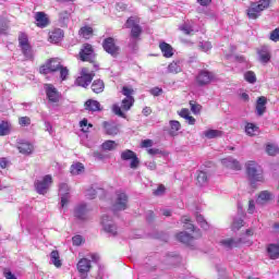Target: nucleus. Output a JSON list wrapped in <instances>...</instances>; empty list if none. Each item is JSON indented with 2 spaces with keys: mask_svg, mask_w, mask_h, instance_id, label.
Wrapping results in <instances>:
<instances>
[{
  "mask_svg": "<svg viewBox=\"0 0 279 279\" xmlns=\"http://www.w3.org/2000/svg\"><path fill=\"white\" fill-rule=\"evenodd\" d=\"M245 167L246 175L253 186H255L257 182H265V174L260 165H258L256 161H248L246 162Z\"/></svg>",
  "mask_w": 279,
  "mask_h": 279,
  "instance_id": "nucleus-1",
  "label": "nucleus"
},
{
  "mask_svg": "<svg viewBox=\"0 0 279 279\" xmlns=\"http://www.w3.org/2000/svg\"><path fill=\"white\" fill-rule=\"evenodd\" d=\"M271 0H259L257 2H253L247 10L248 19H258V16H260V12L267 10V8H269Z\"/></svg>",
  "mask_w": 279,
  "mask_h": 279,
  "instance_id": "nucleus-2",
  "label": "nucleus"
},
{
  "mask_svg": "<svg viewBox=\"0 0 279 279\" xmlns=\"http://www.w3.org/2000/svg\"><path fill=\"white\" fill-rule=\"evenodd\" d=\"M141 21L138 17L131 16L126 20L124 27L126 29H131V39L133 41L138 40L141 38V34H143V28L140 25Z\"/></svg>",
  "mask_w": 279,
  "mask_h": 279,
  "instance_id": "nucleus-3",
  "label": "nucleus"
},
{
  "mask_svg": "<svg viewBox=\"0 0 279 279\" xmlns=\"http://www.w3.org/2000/svg\"><path fill=\"white\" fill-rule=\"evenodd\" d=\"M44 90L46 93V99L50 106H58L62 99V94L52 84H45Z\"/></svg>",
  "mask_w": 279,
  "mask_h": 279,
  "instance_id": "nucleus-4",
  "label": "nucleus"
},
{
  "mask_svg": "<svg viewBox=\"0 0 279 279\" xmlns=\"http://www.w3.org/2000/svg\"><path fill=\"white\" fill-rule=\"evenodd\" d=\"M132 106H134V98H124L122 100L121 106L113 105L112 106V112L117 114V117H121L122 119H125V112L132 109Z\"/></svg>",
  "mask_w": 279,
  "mask_h": 279,
  "instance_id": "nucleus-5",
  "label": "nucleus"
},
{
  "mask_svg": "<svg viewBox=\"0 0 279 279\" xmlns=\"http://www.w3.org/2000/svg\"><path fill=\"white\" fill-rule=\"evenodd\" d=\"M95 77V73L89 72L88 68H82L81 75L76 78V86H82V88H86V86L90 85L93 78Z\"/></svg>",
  "mask_w": 279,
  "mask_h": 279,
  "instance_id": "nucleus-6",
  "label": "nucleus"
},
{
  "mask_svg": "<svg viewBox=\"0 0 279 279\" xmlns=\"http://www.w3.org/2000/svg\"><path fill=\"white\" fill-rule=\"evenodd\" d=\"M53 183V179L51 175L47 174L43 178V180L35 181V189L39 195H46L47 191L51 187Z\"/></svg>",
  "mask_w": 279,
  "mask_h": 279,
  "instance_id": "nucleus-7",
  "label": "nucleus"
},
{
  "mask_svg": "<svg viewBox=\"0 0 279 279\" xmlns=\"http://www.w3.org/2000/svg\"><path fill=\"white\" fill-rule=\"evenodd\" d=\"M128 209V194L124 192L118 191L116 193V198L113 202V210H125Z\"/></svg>",
  "mask_w": 279,
  "mask_h": 279,
  "instance_id": "nucleus-8",
  "label": "nucleus"
},
{
  "mask_svg": "<svg viewBox=\"0 0 279 279\" xmlns=\"http://www.w3.org/2000/svg\"><path fill=\"white\" fill-rule=\"evenodd\" d=\"M121 160H131L130 168L131 169H137L138 165H141V160H138V157L136 156V153H134L131 149H125L121 153Z\"/></svg>",
  "mask_w": 279,
  "mask_h": 279,
  "instance_id": "nucleus-9",
  "label": "nucleus"
},
{
  "mask_svg": "<svg viewBox=\"0 0 279 279\" xmlns=\"http://www.w3.org/2000/svg\"><path fill=\"white\" fill-rule=\"evenodd\" d=\"M20 47L27 60H32L34 58V52L32 51V46H29V41L27 39V35L22 34L19 37Z\"/></svg>",
  "mask_w": 279,
  "mask_h": 279,
  "instance_id": "nucleus-10",
  "label": "nucleus"
},
{
  "mask_svg": "<svg viewBox=\"0 0 279 279\" xmlns=\"http://www.w3.org/2000/svg\"><path fill=\"white\" fill-rule=\"evenodd\" d=\"M215 80V74L206 70L201 71L196 76V84L198 86H208Z\"/></svg>",
  "mask_w": 279,
  "mask_h": 279,
  "instance_id": "nucleus-11",
  "label": "nucleus"
},
{
  "mask_svg": "<svg viewBox=\"0 0 279 279\" xmlns=\"http://www.w3.org/2000/svg\"><path fill=\"white\" fill-rule=\"evenodd\" d=\"M80 58L83 62H90L95 58V50L90 44L83 45L80 51Z\"/></svg>",
  "mask_w": 279,
  "mask_h": 279,
  "instance_id": "nucleus-12",
  "label": "nucleus"
},
{
  "mask_svg": "<svg viewBox=\"0 0 279 279\" xmlns=\"http://www.w3.org/2000/svg\"><path fill=\"white\" fill-rule=\"evenodd\" d=\"M102 47L107 53H110V56H119V47L114 44V38H106L102 43Z\"/></svg>",
  "mask_w": 279,
  "mask_h": 279,
  "instance_id": "nucleus-13",
  "label": "nucleus"
},
{
  "mask_svg": "<svg viewBox=\"0 0 279 279\" xmlns=\"http://www.w3.org/2000/svg\"><path fill=\"white\" fill-rule=\"evenodd\" d=\"M101 226H102L105 232H108V234L116 236L117 225H114V222L110 219V216H102Z\"/></svg>",
  "mask_w": 279,
  "mask_h": 279,
  "instance_id": "nucleus-14",
  "label": "nucleus"
},
{
  "mask_svg": "<svg viewBox=\"0 0 279 279\" xmlns=\"http://www.w3.org/2000/svg\"><path fill=\"white\" fill-rule=\"evenodd\" d=\"M90 260L88 258H82L77 263V270L81 274V279L88 278V271H90Z\"/></svg>",
  "mask_w": 279,
  "mask_h": 279,
  "instance_id": "nucleus-15",
  "label": "nucleus"
},
{
  "mask_svg": "<svg viewBox=\"0 0 279 279\" xmlns=\"http://www.w3.org/2000/svg\"><path fill=\"white\" fill-rule=\"evenodd\" d=\"M59 195L61 197V207L64 208L69 204L71 195L69 194V185L61 183L59 185Z\"/></svg>",
  "mask_w": 279,
  "mask_h": 279,
  "instance_id": "nucleus-16",
  "label": "nucleus"
},
{
  "mask_svg": "<svg viewBox=\"0 0 279 279\" xmlns=\"http://www.w3.org/2000/svg\"><path fill=\"white\" fill-rule=\"evenodd\" d=\"M198 236H201L199 233L196 235H191L187 232H180L177 234L178 241L185 243V245H193V243H195V239H198Z\"/></svg>",
  "mask_w": 279,
  "mask_h": 279,
  "instance_id": "nucleus-17",
  "label": "nucleus"
},
{
  "mask_svg": "<svg viewBox=\"0 0 279 279\" xmlns=\"http://www.w3.org/2000/svg\"><path fill=\"white\" fill-rule=\"evenodd\" d=\"M221 163L227 169H233V171H241V162H239V160H236L232 157H227V158L222 159Z\"/></svg>",
  "mask_w": 279,
  "mask_h": 279,
  "instance_id": "nucleus-18",
  "label": "nucleus"
},
{
  "mask_svg": "<svg viewBox=\"0 0 279 279\" xmlns=\"http://www.w3.org/2000/svg\"><path fill=\"white\" fill-rule=\"evenodd\" d=\"M35 24L37 25V27H40L41 29L47 27V25H49V17L47 16V13L36 12Z\"/></svg>",
  "mask_w": 279,
  "mask_h": 279,
  "instance_id": "nucleus-19",
  "label": "nucleus"
},
{
  "mask_svg": "<svg viewBox=\"0 0 279 279\" xmlns=\"http://www.w3.org/2000/svg\"><path fill=\"white\" fill-rule=\"evenodd\" d=\"M104 132L108 136H117L119 134V126L114 122H102Z\"/></svg>",
  "mask_w": 279,
  "mask_h": 279,
  "instance_id": "nucleus-20",
  "label": "nucleus"
},
{
  "mask_svg": "<svg viewBox=\"0 0 279 279\" xmlns=\"http://www.w3.org/2000/svg\"><path fill=\"white\" fill-rule=\"evenodd\" d=\"M257 56L262 64H267V62L271 60V53L269 52V48H267V46H263L259 50H257Z\"/></svg>",
  "mask_w": 279,
  "mask_h": 279,
  "instance_id": "nucleus-21",
  "label": "nucleus"
},
{
  "mask_svg": "<svg viewBox=\"0 0 279 279\" xmlns=\"http://www.w3.org/2000/svg\"><path fill=\"white\" fill-rule=\"evenodd\" d=\"M274 199V194L269 191H262L256 199V204L258 206H265L267 202H271Z\"/></svg>",
  "mask_w": 279,
  "mask_h": 279,
  "instance_id": "nucleus-22",
  "label": "nucleus"
},
{
  "mask_svg": "<svg viewBox=\"0 0 279 279\" xmlns=\"http://www.w3.org/2000/svg\"><path fill=\"white\" fill-rule=\"evenodd\" d=\"M266 110H267V98L265 96H262L257 99V102H256L257 117H263Z\"/></svg>",
  "mask_w": 279,
  "mask_h": 279,
  "instance_id": "nucleus-23",
  "label": "nucleus"
},
{
  "mask_svg": "<svg viewBox=\"0 0 279 279\" xmlns=\"http://www.w3.org/2000/svg\"><path fill=\"white\" fill-rule=\"evenodd\" d=\"M62 38H64V32L60 28H54L49 33V40L54 45L62 41Z\"/></svg>",
  "mask_w": 279,
  "mask_h": 279,
  "instance_id": "nucleus-24",
  "label": "nucleus"
},
{
  "mask_svg": "<svg viewBox=\"0 0 279 279\" xmlns=\"http://www.w3.org/2000/svg\"><path fill=\"white\" fill-rule=\"evenodd\" d=\"M221 245H223V247H227V250H232V247H239V245H241V243H245L243 242L242 239H226L222 240Z\"/></svg>",
  "mask_w": 279,
  "mask_h": 279,
  "instance_id": "nucleus-25",
  "label": "nucleus"
},
{
  "mask_svg": "<svg viewBox=\"0 0 279 279\" xmlns=\"http://www.w3.org/2000/svg\"><path fill=\"white\" fill-rule=\"evenodd\" d=\"M85 110H88V112H99L101 110V104L97 100L88 99L85 102Z\"/></svg>",
  "mask_w": 279,
  "mask_h": 279,
  "instance_id": "nucleus-26",
  "label": "nucleus"
},
{
  "mask_svg": "<svg viewBox=\"0 0 279 279\" xmlns=\"http://www.w3.org/2000/svg\"><path fill=\"white\" fill-rule=\"evenodd\" d=\"M245 134L247 136H257V134H260V129L255 123L247 122L245 124Z\"/></svg>",
  "mask_w": 279,
  "mask_h": 279,
  "instance_id": "nucleus-27",
  "label": "nucleus"
},
{
  "mask_svg": "<svg viewBox=\"0 0 279 279\" xmlns=\"http://www.w3.org/2000/svg\"><path fill=\"white\" fill-rule=\"evenodd\" d=\"M88 207L86 206V204L82 203L75 208L74 215L75 217H77V219H86Z\"/></svg>",
  "mask_w": 279,
  "mask_h": 279,
  "instance_id": "nucleus-28",
  "label": "nucleus"
},
{
  "mask_svg": "<svg viewBox=\"0 0 279 279\" xmlns=\"http://www.w3.org/2000/svg\"><path fill=\"white\" fill-rule=\"evenodd\" d=\"M17 149L20 154L28 155L34 151V145H32L29 142H22L19 144Z\"/></svg>",
  "mask_w": 279,
  "mask_h": 279,
  "instance_id": "nucleus-29",
  "label": "nucleus"
},
{
  "mask_svg": "<svg viewBox=\"0 0 279 279\" xmlns=\"http://www.w3.org/2000/svg\"><path fill=\"white\" fill-rule=\"evenodd\" d=\"M159 48L163 54V58H172L173 57V47L167 43H161Z\"/></svg>",
  "mask_w": 279,
  "mask_h": 279,
  "instance_id": "nucleus-30",
  "label": "nucleus"
},
{
  "mask_svg": "<svg viewBox=\"0 0 279 279\" xmlns=\"http://www.w3.org/2000/svg\"><path fill=\"white\" fill-rule=\"evenodd\" d=\"M168 73H173V74L182 73V61L180 60L172 61L168 65Z\"/></svg>",
  "mask_w": 279,
  "mask_h": 279,
  "instance_id": "nucleus-31",
  "label": "nucleus"
},
{
  "mask_svg": "<svg viewBox=\"0 0 279 279\" xmlns=\"http://www.w3.org/2000/svg\"><path fill=\"white\" fill-rule=\"evenodd\" d=\"M267 251L272 260H276V258H279V242L278 244H269Z\"/></svg>",
  "mask_w": 279,
  "mask_h": 279,
  "instance_id": "nucleus-32",
  "label": "nucleus"
},
{
  "mask_svg": "<svg viewBox=\"0 0 279 279\" xmlns=\"http://www.w3.org/2000/svg\"><path fill=\"white\" fill-rule=\"evenodd\" d=\"M205 138H221L223 136V131L219 130H207L204 133Z\"/></svg>",
  "mask_w": 279,
  "mask_h": 279,
  "instance_id": "nucleus-33",
  "label": "nucleus"
},
{
  "mask_svg": "<svg viewBox=\"0 0 279 279\" xmlns=\"http://www.w3.org/2000/svg\"><path fill=\"white\" fill-rule=\"evenodd\" d=\"M104 88H106V85L104 84V81L101 80H96L92 84V90L93 93H96L99 95V93H104Z\"/></svg>",
  "mask_w": 279,
  "mask_h": 279,
  "instance_id": "nucleus-34",
  "label": "nucleus"
},
{
  "mask_svg": "<svg viewBox=\"0 0 279 279\" xmlns=\"http://www.w3.org/2000/svg\"><path fill=\"white\" fill-rule=\"evenodd\" d=\"M196 181L198 186H206V184H208V174L204 171H198Z\"/></svg>",
  "mask_w": 279,
  "mask_h": 279,
  "instance_id": "nucleus-35",
  "label": "nucleus"
},
{
  "mask_svg": "<svg viewBox=\"0 0 279 279\" xmlns=\"http://www.w3.org/2000/svg\"><path fill=\"white\" fill-rule=\"evenodd\" d=\"M50 260L54 267H62V260H60V253L58 251H52L50 253Z\"/></svg>",
  "mask_w": 279,
  "mask_h": 279,
  "instance_id": "nucleus-36",
  "label": "nucleus"
},
{
  "mask_svg": "<svg viewBox=\"0 0 279 279\" xmlns=\"http://www.w3.org/2000/svg\"><path fill=\"white\" fill-rule=\"evenodd\" d=\"M169 123H170V128H171L170 134H171V136H175V134L178 132H180L182 125L180 124V121H178V120H171Z\"/></svg>",
  "mask_w": 279,
  "mask_h": 279,
  "instance_id": "nucleus-37",
  "label": "nucleus"
},
{
  "mask_svg": "<svg viewBox=\"0 0 279 279\" xmlns=\"http://www.w3.org/2000/svg\"><path fill=\"white\" fill-rule=\"evenodd\" d=\"M71 173L72 175H81V173H84V165L80 162L72 165Z\"/></svg>",
  "mask_w": 279,
  "mask_h": 279,
  "instance_id": "nucleus-38",
  "label": "nucleus"
},
{
  "mask_svg": "<svg viewBox=\"0 0 279 279\" xmlns=\"http://www.w3.org/2000/svg\"><path fill=\"white\" fill-rule=\"evenodd\" d=\"M11 132V124L9 122L2 121L0 123V136H8Z\"/></svg>",
  "mask_w": 279,
  "mask_h": 279,
  "instance_id": "nucleus-39",
  "label": "nucleus"
},
{
  "mask_svg": "<svg viewBox=\"0 0 279 279\" xmlns=\"http://www.w3.org/2000/svg\"><path fill=\"white\" fill-rule=\"evenodd\" d=\"M80 36H83V38H90L93 36V27L90 26H83L80 32Z\"/></svg>",
  "mask_w": 279,
  "mask_h": 279,
  "instance_id": "nucleus-40",
  "label": "nucleus"
},
{
  "mask_svg": "<svg viewBox=\"0 0 279 279\" xmlns=\"http://www.w3.org/2000/svg\"><path fill=\"white\" fill-rule=\"evenodd\" d=\"M101 147L105 151H112V149L117 148V142L108 140L102 143Z\"/></svg>",
  "mask_w": 279,
  "mask_h": 279,
  "instance_id": "nucleus-41",
  "label": "nucleus"
},
{
  "mask_svg": "<svg viewBox=\"0 0 279 279\" xmlns=\"http://www.w3.org/2000/svg\"><path fill=\"white\" fill-rule=\"evenodd\" d=\"M241 228H243V218H234L231 225V230L236 232V230H241Z\"/></svg>",
  "mask_w": 279,
  "mask_h": 279,
  "instance_id": "nucleus-42",
  "label": "nucleus"
},
{
  "mask_svg": "<svg viewBox=\"0 0 279 279\" xmlns=\"http://www.w3.org/2000/svg\"><path fill=\"white\" fill-rule=\"evenodd\" d=\"M182 223H184L185 230H192V232H195V226L191 222V218L184 216L181 219Z\"/></svg>",
  "mask_w": 279,
  "mask_h": 279,
  "instance_id": "nucleus-43",
  "label": "nucleus"
},
{
  "mask_svg": "<svg viewBox=\"0 0 279 279\" xmlns=\"http://www.w3.org/2000/svg\"><path fill=\"white\" fill-rule=\"evenodd\" d=\"M244 80L248 82V84H256V73L253 71L244 73Z\"/></svg>",
  "mask_w": 279,
  "mask_h": 279,
  "instance_id": "nucleus-44",
  "label": "nucleus"
},
{
  "mask_svg": "<svg viewBox=\"0 0 279 279\" xmlns=\"http://www.w3.org/2000/svg\"><path fill=\"white\" fill-rule=\"evenodd\" d=\"M48 66L50 68V71L52 73H56V71H60V62H58V60L52 59L50 61L47 62Z\"/></svg>",
  "mask_w": 279,
  "mask_h": 279,
  "instance_id": "nucleus-45",
  "label": "nucleus"
},
{
  "mask_svg": "<svg viewBox=\"0 0 279 279\" xmlns=\"http://www.w3.org/2000/svg\"><path fill=\"white\" fill-rule=\"evenodd\" d=\"M279 148L278 146L274 145V144H268L266 146V153L268 156H276V154H278Z\"/></svg>",
  "mask_w": 279,
  "mask_h": 279,
  "instance_id": "nucleus-46",
  "label": "nucleus"
},
{
  "mask_svg": "<svg viewBox=\"0 0 279 279\" xmlns=\"http://www.w3.org/2000/svg\"><path fill=\"white\" fill-rule=\"evenodd\" d=\"M196 221H197V223H199V226H201V228H203V230H208V222L206 221V219H204V216L196 215Z\"/></svg>",
  "mask_w": 279,
  "mask_h": 279,
  "instance_id": "nucleus-47",
  "label": "nucleus"
},
{
  "mask_svg": "<svg viewBox=\"0 0 279 279\" xmlns=\"http://www.w3.org/2000/svg\"><path fill=\"white\" fill-rule=\"evenodd\" d=\"M199 48L205 53H208V51H210L213 49V44H210L209 41H201L199 43Z\"/></svg>",
  "mask_w": 279,
  "mask_h": 279,
  "instance_id": "nucleus-48",
  "label": "nucleus"
},
{
  "mask_svg": "<svg viewBox=\"0 0 279 279\" xmlns=\"http://www.w3.org/2000/svg\"><path fill=\"white\" fill-rule=\"evenodd\" d=\"M190 108L194 114H199V112L202 111V106L195 104V101L193 100L190 101Z\"/></svg>",
  "mask_w": 279,
  "mask_h": 279,
  "instance_id": "nucleus-49",
  "label": "nucleus"
},
{
  "mask_svg": "<svg viewBox=\"0 0 279 279\" xmlns=\"http://www.w3.org/2000/svg\"><path fill=\"white\" fill-rule=\"evenodd\" d=\"M80 128H81L82 132H88V129H89V128H93V124H88V120L83 119V120L80 122Z\"/></svg>",
  "mask_w": 279,
  "mask_h": 279,
  "instance_id": "nucleus-50",
  "label": "nucleus"
},
{
  "mask_svg": "<svg viewBox=\"0 0 279 279\" xmlns=\"http://www.w3.org/2000/svg\"><path fill=\"white\" fill-rule=\"evenodd\" d=\"M134 93V89L129 88V87H123L122 88V95H124L125 98H130V99H134V97L132 96Z\"/></svg>",
  "mask_w": 279,
  "mask_h": 279,
  "instance_id": "nucleus-51",
  "label": "nucleus"
},
{
  "mask_svg": "<svg viewBox=\"0 0 279 279\" xmlns=\"http://www.w3.org/2000/svg\"><path fill=\"white\" fill-rule=\"evenodd\" d=\"M181 29H182V32H184V34H193V32H195V28H193V25H191V24H183L182 26H181Z\"/></svg>",
  "mask_w": 279,
  "mask_h": 279,
  "instance_id": "nucleus-52",
  "label": "nucleus"
},
{
  "mask_svg": "<svg viewBox=\"0 0 279 279\" xmlns=\"http://www.w3.org/2000/svg\"><path fill=\"white\" fill-rule=\"evenodd\" d=\"M39 73H41V75H49V73H52L51 68L46 63L39 68Z\"/></svg>",
  "mask_w": 279,
  "mask_h": 279,
  "instance_id": "nucleus-53",
  "label": "nucleus"
},
{
  "mask_svg": "<svg viewBox=\"0 0 279 279\" xmlns=\"http://www.w3.org/2000/svg\"><path fill=\"white\" fill-rule=\"evenodd\" d=\"M270 40H272V43H279V27L270 33Z\"/></svg>",
  "mask_w": 279,
  "mask_h": 279,
  "instance_id": "nucleus-54",
  "label": "nucleus"
},
{
  "mask_svg": "<svg viewBox=\"0 0 279 279\" xmlns=\"http://www.w3.org/2000/svg\"><path fill=\"white\" fill-rule=\"evenodd\" d=\"M19 123L23 128H27V125H31L32 120L28 117H22V118H20Z\"/></svg>",
  "mask_w": 279,
  "mask_h": 279,
  "instance_id": "nucleus-55",
  "label": "nucleus"
},
{
  "mask_svg": "<svg viewBox=\"0 0 279 279\" xmlns=\"http://www.w3.org/2000/svg\"><path fill=\"white\" fill-rule=\"evenodd\" d=\"M86 197H87V199H95V197H97V190H95L93 187L87 190Z\"/></svg>",
  "mask_w": 279,
  "mask_h": 279,
  "instance_id": "nucleus-56",
  "label": "nucleus"
},
{
  "mask_svg": "<svg viewBox=\"0 0 279 279\" xmlns=\"http://www.w3.org/2000/svg\"><path fill=\"white\" fill-rule=\"evenodd\" d=\"M59 71H60V77L61 80H66V77L69 76V69L64 68V66H60L59 68Z\"/></svg>",
  "mask_w": 279,
  "mask_h": 279,
  "instance_id": "nucleus-57",
  "label": "nucleus"
},
{
  "mask_svg": "<svg viewBox=\"0 0 279 279\" xmlns=\"http://www.w3.org/2000/svg\"><path fill=\"white\" fill-rule=\"evenodd\" d=\"M165 185H159L155 191H154V195H157L158 197H160V195H165Z\"/></svg>",
  "mask_w": 279,
  "mask_h": 279,
  "instance_id": "nucleus-58",
  "label": "nucleus"
},
{
  "mask_svg": "<svg viewBox=\"0 0 279 279\" xmlns=\"http://www.w3.org/2000/svg\"><path fill=\"white\" fill-rule=\"evenodd\" d=\"M162 93V88L160 87H154L150 89V95L154 97H160V94Z\"/></svg>",
  "mask_w": 279,
  "mask_h": 279,
  "instance_id": "nucleus-59",
  "label": "nucleus"
},
{
  "mask_svg": "<svg viewBox=\"0 0 279 279\" xmlns=\"http://www.w3.org/2000/svg\"><path fill=\"white\" fill-rule=\"evenodd\" d=\"M82 241H83L82 235H75L72 238L73 245H82Z\"/></svg>",
  "mask_w": 279,
  "mask_h": 279,
  "instance_id": "nucleus-60",
  "label": "nucleus"
},
{
  "mask_svg": "<svg viewBox=\"0 0 279 279\" xmlns=\"http://www.w3.org/2000/svg\"><path fill=\"white\" fill-rule=\"evenodd\" d=\"M141 146L144 147V148L153 147L154 146V141H151V140H144V141H142Z\"/></svg>",
  "mask_w": 279,
  "mask_h": 279,
  "instance_id": "nucleus-61",
  "label": "nucleus"
},
{
  "mask_svg": "<svg viewBox=\"0 0 279 279\" xmlns=\"http://www.w3.org/2000/svg\"><path fill=\"white\" fill-rule=\"evenodd\" d=\"M147 153L149 154V156H158L162 154V151L158 148H149Z\"/></svg>",
  "mask_w": 279,
  "mask_h": 279,
  "instance_id": "nucleus-62",
  "label": "nucleus"
},
{
  "mask_svg": "<svg viewBox=\"0 0 279 279\" xmlns=\"http://www.w3.org/2000/svg\"><path fill=\"white\" fill-rule=\"evenodd\" d=\"M179 117H181L182 119H184L185 117H187L189 114H191V111H189V109H182L181 111L178 112Z\"/></svg>",
  "mask_w": 279,
  "mask_h": 279,
  "instance_id": "nucleus-63",
  "label": "nucleus"
},
{
  "mask_svg": "<svg viewBox=\"0 0 279 279\" xmlns=\"http://www.w3.org/2000/svg\"><path fill=\"white\" fill-rule=\"evenodd\" d=\"M4 278L5 279H16V276H14V274H12V271L5 270L4 271Z\"/></svg>",
  "mask_w": 279,
  "mask_h": 279,
  "instance_id": "nucleus-64",
  "label": "nucleus"
}]
</instances>
